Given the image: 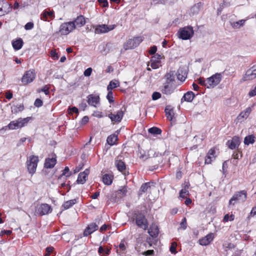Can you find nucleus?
Returning a JSON list of instances; mask_svg holds the SVG:
<instances>
[{
  "instance_id": "nucleus-12",
  "label": "nucleus",
  "mask_w": 256,
  "mask_h": 256,
  "mask_svg": "<svg viewBox=\"0 0 256 256\" xmlns=\"http://www.w3.org/2000/svg\"><path fill=\"white\" fill-rule=\"evenodd\" d=\"M240 144V140L239 137L234 136L230 140L227 142L226 144L228 148L232 150H234L238 148Z\"/></svg>"
},
{
  "instance_id": "nucleus-2",
  "label": "nucleus",
  "mask_w": 256,
  "mask_h": 256,
  "mask_svg": "<svg viewBox=\"0 0 256 256\" xmlns=\"http://www.w3.org/2000/svg\"><path fill=\"white\" fill-rule=\"evenodd\" d=\"M142 40L143 38L142 36H138L134 38L129 39L124 44V50L134 48L138 46Z\"/></svg>"
},
{
  "instance_id": "nucleus-45",
  "label": "nucleus",
  "mask_w": 256,
  "mask_h": 256,
  "mask_svg": "<svg viewBox=\"0 0 256 256\" xmlns=\"http://www.w3.org/2000/svg\"><path fill=\"white\" fill-rule=\"evenodd\" d=\"M127 188L126 186L122 187L118 190V194H121L122 196H125L127 193Z\"/></svg>"
},
{
  "instance_id": "nucleus-37",
  "label": "nucleus",
  "mask_w": 256,
  "mask_h": 256,
  "mask_svg": "<svg viewBox=\"0 0 256 256\" xmlns=\"http://www.w3.org/2000/svg\"><path fill=\"white\" fill-rule=\"evenodd\" d=\"M120 85L119 82L118 80H114L110 82L109 84L107 87L108 90H112L114 88H116L118 86Z\"/></svg>"
},
{
  "instance_id": "nucleus-62",
  "label": "nucleus",
  "mask_w": 256,
  "mask_h": 256,
  "mask_svg": "<svg viewBox=\"0 0 256 256\" xmlns=\"http://www.w3.org/2000/svg\"><path fill=\"white\" fill-rule=\"evenodd\" d=\"M157 48L156 46H153L151 47L150 50H149V53L150 54H154L156 52Z\"/></svg>"
},
{
  "instance_id": "nucleus-53",
  "label": "nucleus",
  "mask_w": 256,
  "mask_h": 256,
  "mask_svg": "<svg viewBox=\"0 0 256 256\" xmlns=\"http://www.w3.org/2000/svg\"><path fill=\"white\" fill-rule=\"evenodd\" d=\"M98 2L103 7L106 8L108 6V3L107 0H98Z\"/></svg>"
},
{
  "instance_id": "nucleus-47",
  "label": "nucleus",
  "mask_w": 256,
  "mask_h": 256,
  "mask_svg": "<svg viewBox=\"0 0 256 256\" xmlns=\"http://www.w3.org/2000/svg\"><path fill=\"white\" fill-rule=\"evenodd\" d=\"M161 94L159 92H155L152 94V100H156L161 98Z\"/></svg>"
},
{
  "instance_id": "nucleus-3",
  "label": "nucleus",
  "mask_w": 256,
  "mask_h": 256,
  "mask_svg": "<svg viewBox=\"0 0 256 256\" xmlns=\"http://www.w3.org/2000/svg\"><path fill=\"white\" fill-rule=\"evenodd\" d=\"M246 192L241 190L234 194L229 202V204L234 205L235 202H244L246 199Z\"/></svg>"
},
{
  "instance_id": "nucleus-35",
  "label": "nucleus",
  "mask_w": 256,
  "mask_h": 256,
  "mask_svg": "<svg viewBox=\"0 0 256 256\" xmlns=\"http://www.w3.org/2000/svg\"><path fill=\"white\" fill-rule=\"evenodd\" d=\"M12 112L14 114H16L20 112H22L24 109V106L22 104L14 105L11 108Z\"/></svg>"
},
{
  "instance_id": "nucleus-58",
  "label": "nucleus",
  "mask_w": 256,
  "mask_h": 256,
  "mask_svg": "<svg viewBox=\"0 0 256 256\" xmlns=\"http://www.w3.org/2000/svg\"><path fill=\"white\" fill-rule=\"evenodd\" d=\"M248 96L250 97L256 96V86L254 89L252 90L248 93Z\"/></svg>"
},
{
  "instance_id": "nucleus-14",
  "label": "nucleus",
  "mask_w": 256,
  "mask_h": 256,
  "mask_svg": "<svg viewBox=\"0 0 256 256\" xmlns=\"http://www.w3.org/2000/svg\"><path fill=\"white\" fill-rule=\"evenodd\" d=\"M52 210L51 206L46 204H42L38 209L37 212L41 216L46 214Z\"/></svg>"
},
{
  "instance_id": "nucleus-28",
  "label": "nucleus",
  "mask_w": 256,
  "mask_h": 256,
  "mask_svg": "<svg viewBox=\"0 0 256 256\" xmlns=\"http://www.w3.org/2000/svg\"><path fill=\"white\" fill-rule=\"evenodd\" d=\"M24 42L22 38H19L12 42V46L15 50H18L22 46Z\"/></svg>"
},
{
  "instance_id": "nucleus-25",
  "label": "nucleus",
  "mask_w": 256,
  "mask_h": 256,
  "mask_svg": "<svg viewBox=\"0 0 256 256\" xmlns=\"http://www.w3.org/2000/svg\"><path fill=\"white\" fill-rule=\"evenodd\" d=\"M194 97L195 95L192 92H188L184 95L182 98V100H184L188 102H191L194 100Z\"/></svg>"
},
{
  "instance_id": "nucleus-29",
  "label": "nucleus",
  "mask_w": 256,
  "mask_h": 256,
  "mask_svg": "<svg viewBox=\"0 0 256 256\" xmlns=\"http://www.w3.org/2000/svg\"><path fill=\"white\" fill-rule=\"evenodd\" d=\"M118 140V136L113 134L108 136L107 138V143L110 146H113L116 144V142Z\"/></svg>"
},
{
  "instance_id": "nucleus-49",
  "label": "nucleus",
  "mask_w": 256,
  "mask_h": 256,
  "mask_svg": "<svg viewBox=\"0 0 256 256\" xmlns=\"http://www.w3.org/2000/svg\"><path fill=\"white\" fill-rule=\"evenodd\" d=\"M43 102L40 98H36L34 102V105L35 106L39 108L42 106Z\"/></svg>"
},
{
  "instance_id": "nucleus-24",
  "label": "nucleus",
  "mask_w": 256,
  "mask_h": 256,
  "mask_svg": "<svg viewBox=\"0 0 256 256\" xmlns=\"http://www.w3.org/2000/svg\"><path fill=\"white\" fill-rule=\"evenodd\" d=\"M165 112L166 118L170 121L172 120L174 116V109L171 106H167L165 108Z\"/></svg>"
},
{
  "instance_id": "nucleus-18",
  "label": "nucleus",
  "mask_w": 256,
  "mask_h": 256,
  "mask_svg": "<svg viewBox=\"0 0 256 256\" xmlns=\"http://www.w3.org/2000/svg\"><path fill=\"white\" fill-rule=\"evenodd\" d=\"M56 155L54 154L52 158H47L45 160L44 167L52 168L54 167L56 162Z\"/></svg>"
},
{
  "instance_id": "nucleus-41",
  "label": "nucleus",
  "mask_w": 256,
  "mask_h": 256,
  "mask_svg": "<svg viewBox=\"0 0 256 256\" xmlns=\"http://www.w3.org/2000/svg\"><path fill=\"white\" fill-rule=\"evenodd\" d=\"M87 228L92 232V233L94 231L98 230V226L96 223H92L88 225Z\"/></svg>"
},
{
  "instance_id": "nucleus-56",
  "label": "nucleus",
  "mask_w": 256,
  "mask_h": 256,
  "mask_svg": "<svg viewBox=\"0 0 256 256\" xmlns=\"http://www.w3.org/2000/svg\"><path fill=\"white\" fill-rule=\"evenodd\" d=\"M92 72V68H88L84 72V75L86 76H90Z\"/></svg>"
},
{
  "instance_id": "nucleus-20",
  "label": "nucleus",
  "mask_w": 256,
  "mask_h": 256,
  "mask_svg": "<svg viewBox=\"0 0 256 256\" xmlns=\"http://www.w3.org/2000/svg\"><path fill=\"white\" fill-rule=\"evenodd\" d=\"M88 102L92 106H96V105L99 103L100 97L98 96L90 94L88 96Z\"/></svg>"
},
{
  "instance_id": "nucleus-6",
  "label": "nucleus",
  "mask_w": 256,
  "mask_h": 256,
  "mask_svg": "<svg viewBox=\"0 0 256 256\" xmlns=\"http://www.w3.org/2000/svg\"><path fill=\"white\" fill-rule=\"evenodd\" d=\"M134 216L136 217V223L138 227L144 230L148 228V220L143 214L142 213H134Z\"/></svg>"
},
{
  "instance_id": "nucleus-51",
  "label": "nucleus",
  "mask_w": 256,
  "mask_h": 256,
  "mask_svg": "<svg viewBox=\"0 0 256 256\" xmlns=\"http://www.w3.org/2000/svg\"><path fill=\"white\" fill-rule=\"evenodd\" d=\"M34 26V24L32 22H28L24 26V28L26 30H30L33 28Z\"/></svg>"
},
{
  "instance_id": "nucleus-40",
  "label": "nucleus",
  "mask_w": 256,
  "mask_h": 256,
  "mask_svg": "<svg viewBox=\"0 0 256 256\" xmlns=\"http://www.w3.org/2000/svg\"><path fill=\"white\" fill-rule=\"evenodd\" d=\"M177 0H153L154 4H165L167 2L169 1L170 3H174Z\"/></svg>"
},
{
  "instance_id": "nucleus-46",
  "label": "nucleus",
  "mask_w": 256,
  "mask_h": 256,
  "mask_svg": "<svg viewBox=\"0 0 256 256\" xmlns=\"http://www.w3.org/2000/svg\"><path fill=\"white\" fill-rule=\"evenodd\" d=\"M108 93L106 98L108 100L110 103H112L114 102L113 100V93L111 90H108Z\"/></svg>"
},
{
  "instance_id": "nucleus-43",
  "label": "nucleus",
  "mask_w": 256,
  "mask_h": 256,
  "mask_svg": "<svg viewBox=\"0 0 256 256\" xmlns=\"http://www.w3.org/2000/svg\"><path fill=\"white\" fill-rule=\"evenodd\" d=\"M177 246V244L176 242H172L171 244V246L170 248V250L172 254H176L177 252L176 250V247Z\"/></svg>"
},
{
  "instance_id": "nucleus-16",
  "label": "nucleus",
  "mask_w": 256,
  "mask_h": 256,
  "mask_svg": "<svg viewBox=\"0 0 256 256\" xmlns=\"http://www.w3.org/2000/svg\"><path fill=\"white\" fill-rule=\"evenodd\" d=\"M124 112L122 110H118L116 114H114L112 112L108 114V117L112 122H120L122 118Z\"/></svg>"
},
{
  "instance_id": "nucleus-48",
  "label": "nucleus",
  "mask_w": 256,
  "mask_h": 256,
  "mask_svg": "<svg viewBox=\"0 0 256 256\" xmlns=\"http://www.w3.org/2000/svg\"><path fill=\"white\" fill-rule=\"evenodd\" d=\"M180 228L183 230H186L187 227L186 224V218H184L182 220V222L180 224Z\"/></svg>"
},
{
  "instance_id": "nucleus-11",
  "label": "nucleus",
  "mask_w": 256,
  "mask_h": 256,
  "mask_svg": "<svg viewBox=\"0 0 256 256\" xmlns=\"http://www.w3.org/2000/svg\"><path fill=\"white\" fill-rule=\"evenodd\" d=\"M175 88L176 87L174 82H166L164 84L161 91L164 94L170 95L174 92Z\"/></svg>"
},
{
  "instance_id": "nucleus-39",
  "label": "nucleus",
  "mask_w": 256,
  "mask_h": 256,
  "mask_svg": "<svg viewBox=\"0 0 256 256\" xmlns=\"http://www.w3.org/2000/svg\"><path fill=\"white\" fill-rule=\"evenodd\" d=\"M148 132L149 133L154 135L160 134L162 133V130L156 127H152L149 128Z\"/></svg>"
},
{
  "instance_id": "nucleus-32",
  "label": "nucleus",
  "mask_w": 256,
  "mask_h": 256,
  "mask_svg": "<svg viewBox=\"0 0 256 256\" xmlns=\"http://www.w3.org/2000/svg\"><path fill=\"white\" fill-rule=\"evenodd\" d=\"M106 28H108L106 24H102L98 26L95 29V33L103 34L107 32Z\"/></svg>"
},
{
  "instance_id": "nucleus-9",
  "label": "nucleus",
  "mask_w": 256,
  "mask_h": 256,
  "mask_svg": "<svg viewBox=\"0 0 256 256\" xmlns=\"http://www.w3.org/2000/svg\"><path fill=\"white\" fill-rule=\"evenodd\" d=\"M36 78V72L34 70H30L26 72L22 78V82L24 84H28L32 82Z\"/></svg>"
},
{
  "instance_id": "nucleus-13",
  "label": "nucleus",
  "mask_w": 256,
  "mask_h": 256,
  "mask_svg": "<svg viewBox=\"0 0 256 256\" xmlns=\"http://www.w3.org/2000/svg\"><path fill=\"white\" fill-rule=\"evenodd\" d=\"M114 163L117 169L124 175L126 176L129 174V172L126 170V164L124 162L121 160H115Z\"/></svg>"
},
{
  "instance_id": "nucleus-38",
  "label": "nucleus",
  "mask_w": 256,
  "mask_h": 256,
  "mask_svg": "<svg viewBox=\"0 0 256 256\" xmlns=\"http://www.w3.org/2000/svg\"><path fill=\"white\" fill-rule=\"evenodd\" d=\"M166 81L173 82L174 80V72L171 71L170 72L166 74L165 76Z\"/></svg>"
},
{
  "instance_id": "nucleus-52",
  "label": "nucleus",
  "mask_w": 256,
  "mask_h": 256,
  "mask_svg": "<svg viewBox=\"0 0 256 256\" xmlns=\"http://www.w3.org/2000/svg\"><path fill=\"white\" fill-rule=\"evenodd\" d=\"M188 192L186 189L182 190L180 192V196L182 198H184L186 197V195H188Z\"/></svg>"
},
{
  "instance_id": "nucleus-21",
  "label": "nucleus",
  "mask_w": 256,
  "mask_h": 256,
  "mask_svg": "<svg viewBox=\"0 0 256 256\" xmlns=\"http://www.w3.org/2000/svg\"><path fill=\"white\" fill-rule=\"evenodd\" d=\"M74 26V28L76 27L80 28L84 26L86 24V20L84 17L82 15H80L72 22Z\"/></svg>"
},
{
  "instance_id": "nucleus-64",
  "label": "nucleus",
  "mask_w": 256,
  "mask_h": 256,
  "mask_svg": "<svg viewBox=\"0 0 256 256\" xmlns=\"http://www.w3.org/2000/svg\"><path fill=\"white\" fill-rule=\"evenodd\" d=\"M256 215V206L254 207L250 214V216H254Z\"/></svg>"
},
{
  "instance_id": "nucleus-27",
  "label": "nucleus",
  "mask_w": 256,
  "mask_h": 256,
  "mask_svg": "<svg viewBox=\"0 0 256 256\" xmlns=\"http://www.w3.org/2000/svg\"><path fill=\"white\" fill-rule=\"evenodd\" d=\"M215 153V150L213 149H210L209 150L205 158V164H210L212 161V158H214V154Z\"/></svg>"
},
{
  "instance_id": "nucleus-22",
  "label": "nucleus",
  "mask_w": 256,
  "mask_h": 256,
  "mask_svg": "<svg viewBox=\"0 0 256 256\" xmlns=\"http://www.w3.org/2000/svg\"><path fill=\"white\" fill-rule=\"evenodd\" d=\"M176 74L178 79L181 82H183L186 77L187 73L184 68H180L177 71Z\"/></svg>"
},
{
  "instance_id": "nucleus-30",
  "label": "nucleus",
  "mask_w": 256,
  "mask_h": 256,
  "mask_svg": "<svg viewBox=\"0 0 256 256\" xmlns=\"http://www.w3.org/2000/svg\"><path fill=\"white\" fill-rule=\"evenodd\" d=\"M8 7L10 8L9 4L8 2H4L3 0H0V16L4 15L6 12L4 10V8Z\"/></svg>"
},
{
  "instance_id": "nucleus-15",
  "label": "nucleus",
  "mask_w": 256,
  "mask_h": 256,
  "mask_svg": "<svg viewBox=\"0 0 256 256\" xmlns=\"http://www.w3.org/2000/svg\"><path fill=\"white\" fill-rule=\"evenodd\" d=\"M54 17V12L47 10H44L40 16L41 20L44 21H49L48 18L52 20Z\"/></svg>"
},
{
  "instance_id": "nucleus-33",
  "label": "nucleus",
  "mask_w": 256,
  "mask_h": 256,
  "mask_svg": "<svg viewBox=\"0 0 256 256\" xmlns=\"http://www.w3.org/2000/svg\"><path fill=\"white\" fill-rule=\"evenodd\" d=\"M245 22L246 20H241L236 22H230V25L234 28L238 29L244 26Z\"/></svg>"
},
{
  "instance_id": "nucleus-8",
  "label": "nucleus",
  "mask_w": 256,
  "mask_h": 256,
  "mask_svg": "<svg viewBox=\"0 0 256 256\" xmlns=\"http://www.w3.org/2000/svg\"><path fill=\"white\" fill-rule=\"evenodd\" d=\"M74 29L73 22H69L62 24L60 26L59 32L62 35H67Z\"/></svg>"
},
{
  "instance_id": "nucleus-34",
  "label": "nucleus",
  "mask_w": 256,
  "mask_h": 256,
  "mask_svg": "<svg viewBox=\"0 0 256 256\" xmlns=\"http://www.w3.org/2000/svg\"><path fill=\"white\" fill-rule=\"evenodd\" d=\"M254 138V136L252 134L246 136L244 139V144L246 145H248L254 143L255 141Z\"/></svg>"
},
{
  "instance_id": "nucleus-44",
  "label": "nucleus",
  "mask_w": 256,
  "mask_h": 256,
  "mask_svg": "<svg viewBox=\"0 0 256 256\" xmlns=\"http://www.w3.org/2000/svg\"><path fill=\"white\" fill-rule=\"evenodd\" d=\"M70 170L68 166H66L64 170L62 171V174L60 175V177H62V176H65L66 177L70 176L71 175V172H70Z\"/></svg>"
},
{
  "instance_id": "nucleus-61",
  "label": "nucleus",
  "mask_w": 256,
  "mask_h": 256,
  "mask_svg": "<svg viewBox=\"0 0 256 256\" xmlns=\"http://www.w3.org/2000/svg\"><path fill=\"white\" fill-rule=\"evenodd\" d=\"M224 5H226L225 2H224L220 4V7L218 9V14H221L223 8H224Z\"/></svg>"
},
{
  "instance_id": "nucleus-63",
  "label": "nucleus",
  "mask_w": 256,
  "mask_h": 256,
  "mask_svg": "<svg viewBox=\"0 0 256 256\" xmlns=\"http://www.w3.org/2000/svg\"><path fill=\"white\" fill-rule=\"evenodd\" d=\"M41 91L44 92L46 95L48 94L49 88L46 86L41 89Z\"/></svg>"
},
{
  "instance_id": "nucleus-31",
  "label": "nucleus",
  "mask_w": 256,
  "mask_h": 256,
  "mask_svg": "<svg viewBox=\"0 0 256 256\" xmlns=\"http://www.w3.org/2000/svg\"><path fill=\"white\" fill-rule=\"evenodd\" d=\"M113 176L109 174H105L102 176V181L106 185H110L112 182Z\"/></svg>"
},
{
  "instance_id": "nucleus-50",
  "label": "nucleus",
  "mask_w": 256,
  "mask_h": 256,
  "mask_svg": "<svg viewBox=\"0 0 256 256\" xmlns=\"http://www.w3.org/2000/svg\"><path fill=\"white\" fill-rule=\"evenodd\" d=\"M198 83L202 86H204L207 87L208 86V82H206V80H205L203 78H200L198 80Z\"/></svg>"
},
{
  "instance_id": "nucleus-17",
  "label": "nucleus",
  "mask_w": 256,
  "mask_h": 256,
  "mask_svg": "<svg viewBox=\"0 0 256 256\" xmlns=\"http://www.w3.org/2000/svg\"><path fill=\"white\" fill-rule=\"evenodd\" d=\"M214 239L212 233H210L199 240V244L202 246L208 245Z\"/></svg>"
},
{
  "instance_id": "nucleus-55",
  "label": "nucleus",
  "mask_w": 256,
  "mask_h": 256,
  "mask_svg": "<svg viewBox=\"0 0 256 256\" xmlns=\"http://www.w3.org/2000/svg\"><path fill=\"white\" fill-rule=\"evenodd\" d=\"M69 114H72L73 113L78 114V110L76 107L70 108H68Z\"/></svg>"
},
{
  "instance_id": "nucleus-10",
  "label": "nucleus",
  "mask_w": 256,
  "mask_h": 256,
  "mask_svg": "<svg viewBox=\"0 0 256 256\" xmlns=\"http://www.w3.org/2000/svg\"><path fill=\"white\" fill-rule=\"evenodd\" d=\"M256 78V68L255 66H252L251 68L247 70L244 75L242 80L244 82L251 80Z\"/></svg>"
},
{
  "instance_id": "nucleus-59",
  "label": "nucleus",
  "mask_w": 256,
  "mask_h": 256,
  "mask_svg": "<svg viewBox=\"0 0 256 256\" xmlns=\"http://www.w3.org/2000/svg\"><path fill=\"white\" fill-rule=\"evenodd\" d=\"M89 120V118L88 116H84L81 120V124L84 125L86 124Z\"/></svg>"
},
{
  "instance_id": "nucleus-42",
  "label": "nucleus",
  "mask_w": 256,
  "mask_h": 256,
  "mask_svg": "<svg viewBox=\"0 0 256 256\" xmlns=\"http://www.w3.org/2000/svg\"><path fill=\"white\" fill-rule=\"evenodd\" d=\"M248 118L246 116V112H242L238 116H237V120L238 122H242L244 119H246Z\"/></svg>"
},
{
  "instance_id": "nucleus-26",
  "label": "nucleus",
  "mask_w": 256,
  "mask_h": 256,
  "mask_svg": "<svg viewBox=\"0 0 256 256\" xmlns=\"http://www.w3.org/2000/svg\"><path fill=\"white\" fill-rule=\"evenodd\" d=\"M150 185V182H146L142 184L140 188L138 194L141 195L142 194V192H145L150 190L151 188Z\"/></svg>"
},
{
  "instance_id": "nucleus-23",
  "label": "nucleus",
  "mask_w": 256,
  "mask_h": 256,
  "mask_svg": "<svg viewBox=\"0 0 256 256\" xmlns=\"http://www.w3.org/2000/svg\"><path fill=\"white\" fill-rule=\"evenodd\" d=\"M148 232L151 236L156 238L159 233L158 226L155 224H152L148 230Z\"/></svg>"
},
{
  "instance_id": "nucleus-1",
  "label": "nucleus",
  "mask_w": 256,
  "mask_h": 256,
  "mask_svg": "<svg viewBox=\"0 0 256 256\" xmlns=\"http://www.w3.org/2000/svg\"><path fill=\"white\" fill-rule=\"evenodd\" d=\"M38 156H31L26 161L28 170L30 174L32 175L35 173L38 162Z\"/></svg>"
},
{
  "instance_id": "nucleus-19",
  "label": "nucleus",
  "mask_w": 256,
  "mask_h": 256,
  "mask_svg": "<svg viewBox=\"0 0 256 256\" xmlns=\"http://www.w3.org/2000/svg\"><path fill=\"white\" fill-rule=\"evenodd\" d=\"M89 174L90 170L88 168L85 170L84 172L80 173L77 179L78 183L84 184L86 182V178L88 177Z\"/></svg>"
},
{
  "instance_id": "nucleus-60",
  "label": "nucleus",
  "mask_w": 256,
  "mask_h": 256,
  "mask_svg": "<svg viewBox=\"0 0 256 256\" xmlns=\"http://www.w3.org/2000/svg\"><path fill=\"white\" fill-rule=\"evenodd\" d=\"M154 254V250H148L145 251L142 253V254L144 256H150V255H152Z\"/></svg>"
},
{
  "instance_id": "nucleus-54",
  "label": "nucleus",
  "mask_w": 256,
  "mask_h": 256,
  "mask_svg": "<svg viewBox=\"0 0 256 256\" xmlns=\"http://www.w3.org/2000/svg\"><path fill=\"white\" fill-rule=\"evenodd\" d=\"M50 56L54 60H57V59H58V58L59 57L58 54L56 52L55 50H51Z\"/></svg>"
},
{
  "instance_id": "nucleus-36",
  "label": "nucleus",
  "mask_w": 256,
  "mask_h": 256,
  "mask_svg": "<svg viewBox=\"0 0 256 256\" xmlns=\"http://www.w3.org/2000/svg\"><path fill=\"white\" fill-rule=\"evenodd\" d=\"M76 202V199L71 200L66 202L62 205V206L65 210L68 209Z\"/></svg>"
},
{
  "instance_id": "nucleus-4",
  "label": "nucleus",
  "mask_w": 256,
  "mask_h": 256,
  "mask_svg": "<svg viewBox=\"0 0 256 256\" xmlns=\"http://www.w3.org/2000/svg\"><path fill=\"white\" fill-rule=\"evenodd\" d=\"M30 118V117H27L24 118H19L16 120L10 122L8 126L10 130H16L21 128L28 122Z\"/></svg>"
},
{
  "instance_id": "nucleus-7",
  "label": "nucleus",
  "mask_w": 256,
  "mask_h": 256,
  "mask_svg": "<svg viewBox=\"0 0 256 256\" xmlns=\"http://www.w3.org/2000/svg\"><path fill=\"white\" fill-rule=\"evenodd\" d=\"M222 75L220 73H216L206 79L208 88H214L218 85L222 80Z\"/></svg>"
},
{
  "instance_id": "nucleus-57",
  "label": "nucleus",
  "mask_w": 256,
  "mask_h": 256,
  "mask_svg": "<svg viewBox=\"0 0 256 256\" xmlns=\"http://www.w3.org/2000/svg\"><path fill=\"white\" fill-rule=\"evenodd\" d=\"M12 93L9 90H7L6 92V98L8 100H10L12 98Z\"/></svg>"
},
{
  "instance_id": "nucleus-5",
  "label": "nucleus",
  "mask_w": 256,
  "mask_h": 256,
  "mask_svg": "<svg viewBox=\"0 0 256 256\" xmlns=\"http://www.w3.org/2000/svg\"><path fill=\"white\" fill-rule=\"evenodd\" d=\"M194 34V32L192 26L180 28L178 32V38L184 40L190 38Z\"/></svg>"
}]
</instances>
